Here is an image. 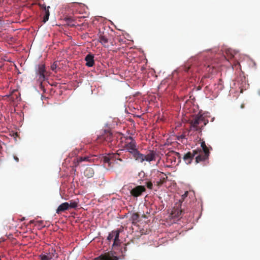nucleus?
Returning <instances> with one entry per match:
<instances>
[{"label": "nucleus", "mask_w": 260, "mask_h": 260, "mask_svg": "<svg viewBox=\"0 0 260 260\" xmlns=\"http://www.w3.org/2000/svg\"><path fill=\"white\" fill-rule=\"evenodd\" d=\"M201 147L202 148L193 150L192 152H188L184 155L183 159L186 164H190L194 156H196L197 164L205 161L209 158L210 153V149L206 146L204 141L201 142Z\"/></svg>", "instance_id": "1"}, {"label": "nucleus", "mask_w": 260, "mask_h": 260, "mask_svg": "<svg viewBox=\"0 0 260 260\" xmlns=\"http://www.w3.org/2000/svg\"><path fill=\"white\" fill-rule=\"evenodd\" d=\"M208 123V120L202 115H195L189 121L190 128L194 131L201 132L202 128Z\"/></svg>", "instance_id": "2"}, {"label": "nucleus", "mask_w": 260, "mask_h": 260, "mask_svg": "<svg viewBox=\"0 0 260 260\" xmlns=\"http://www.w3.org/2000/svg\"><path fill=\"white\" fill-rule=\"evenodd\" d=\"M125 140L124 148L128 152L133 155L135 159L140 153L137 147L136 142L131 136L127 137L125 138Z\"/></svg>", "instance_id": "3"}, {"label": "nucleus", "mask_w": 260, "mask_h": 260, "mask_svg": "<svg viewBox=\"0 0 260 260\" xmlns=\"http://www.w3.org/2000/svg\"><path fill=\"white\" fill-rule=\"evenodd\" d=\"M116 136L111 131L104 130L103 133L98 137L99 142H106L109 147H113L116 144Z\"/></svg>", "instance_id": "4"}, {"label": "nucleus", "mask_w": 260, "mask_h": 260, "mask_svg": "<svg viewBox=\"0 0 260 260\" xmlns=\"http://www.w3.org/2000/svg\"><path fill=\"white\" fill-rule=\"evenodd\" d=\"M36 76L38 82H43L47 79V72L44 63L37 65L35 68Z\"/></svg>", "instance_id": "5"}, {"label": "nucleus", "mask_w": 260, "mask_h": 260, "mask_svg": "<svg viewBox=\"0 0 260 260\" xmlns=\"http://www.w3.org/2000/svg\"><path fill=\"white\" fill-rule=\"evenodd\" d=\"M156 152L150 150L146 155L143 154L140 152L135 160L141 163L145 160L150 162L151 161L155 160L156 159Z\"/></svg>", "instance_id": "6"}, {"label": "nucleus", "mask_w": 260, "mask_h": 260, "mask_svg": "<svg viewBox=\"0 0 260 260\" xmlns=\"http://www.w3.org/2000/svg\"><path fill=\"white\" fill-rule=\"evenodd\" d=\"M146 191V188L144 186L138 185L133 188L131 191V194L134 197H138L141 196L143 192Z\"/></svg>", "instance_id": "7"}, {"label": "nucleus", "mask_w": 260, "mask_h": 260, "mask_svg": "<svg viewBox=\"0 0 260 260\" xmlns=\"http://www.w3.org/2000/svg\"><path fill=\"white\" fill-rule=\"evenodd\" d=\"M100 259L103 260H118V258L116 256L113 255L112 252L110 251L101 254Z\"/></svg>", "instance_id": "8"}, {"label": "nucleus", "mask_w": 260, "mask_h": 260, "mask_svg": "<svg viewBox=\"0 0 260 260\" xmlns=\"http://www.w3.org/2000/svg\"><path fill=\"white\" fill-rule=\"evenodd\" d=\"M99 41L105 47H108L107 44L108 43V37L107 34H105L104 32H100Z\"/></svg>", "instance_id": "9"}, {"label": "nucleus", "mask_w": 260, "mask_h": 260, "mask_svg": "<svg viewBox=\"0 0 260 260\" xmlns=\"http://www.w3.org/2000/svg\"><path fill=\"white\" fill-rule=\"evenodd\" d=\"M85 60L86 61V66L88 67H91L93 66L94 64V56L92 54H87L85 58Z\"/></svg>", "instance_id": "10"}, {"label": "nucleus", "mask_w": 260, "mask_h": 260, "mask_svg": "<svg viewBox=\"0 0 260 260\" xmlns=\"http://www.w3.org/2000/svg\"><path fill=\"white\" fill-rule=\"evenodd\" d=\"M68 203L64 202L61 204L57 208L56 210V213L58 214L61 213V212H64L66 210H68L69 206Z\"/></svg>", "instance_id": "11"}, {"label": "nucleus", "mask_w": 260, "mask_h": 260, "mask_svg": "<svg viewBox=\"0 0 260 260\" xmlns=\"http://www.w3.org/2000/svg\"><path fill=\"white\" fill-rule=\"evenodd\" d=\"M184 213V211H183L181 208L177 207L173 209L172 214L174 217L178 218L181 217V216L183 215Z\"/></svg>", "instance_id": "12"}, {"label": "nucleus", "mask_w": 260, "mask_h": 260, "mask_svg": "<svg viewBox=\"0 0 260 260\" xmlns=\"http://www.w3.org/2000/svg\"><path fill=\"white\" fill-rule=\"evenodd\" d=\"M94 170L91 167H87L84 171V176L88 178L92 177L94 175Z\"/></svg>", "instance_id": "13"}, {"label": "nucleus", "mask_w": 260, "mask_h": 260, "mask_svg": "<svg viewBox=\"0 0 260 260\" xmlns=\"http://www.w3.org/2000/svg\"><path fill=\"white\" fill-rule=\"evenodd\" d=\"M46 254L51 260L54 257H58V254L56 252V250L52 247L49 249L48 252H46Z\"/></svg>", "instance_id": "14"}, {"label": "nucleus", "mask_w": 260, "mask_h": 260, "mask_svg": "<svg viewBox=\"0 0 260 260\" xmlns=\"http://www.w3.org/2000/svg\"><path fill=\"white\" fill-rule=\"evenodd\" d=\"M113 233H114V243L113 244V246H115V245L117 246L120 243V240L119 239L120 231L119 230L113 231Z\"/></svg>", "instance_id": "15"}, {"label": "nucleus", "mask_w": 260, "mask_h": 260, "mask_svg": "<svg viewBox=\"0 0 260 260\" xmlns=\"http://www.w3.org/2000/svg\"><path fill=\"white\" fill-rule=\"evenodd\" d=\"M89 157H87V156H84V157H78L76 159V164L75 165L76 166H77L78 165H79V164L82 162V161H89Z\"/></svg>", "instance_id": "16"}, {"label": "nucleus", "mask_w": 260, "mask_h": 260, "mask_svg": "<svg viewBox=\"0 0 260 260\" xmlns=\"http://www.w3.org/2000/svg\"><path fill=\"white\" fill-rule=\"evenodd\" d=\"M50 8V7H47V10H46V11H44L45 15L43 17V21L45 23L46 21L48 20L49 17L50 15V12L49 11V9Z\"/></svg>", "instance_id": "17"}, {"label": "nucleus", "mask_w": 260, "mask_h": 260, "mask_svg": "<svg viewBox=\"0 0 260 260\" xmlns=\"http://www.w3.org/2000/svg\"><path fill=\"white\" fill-rule=\"evenodd\" d=\"M69 209L71 208H76L77 207V202L73 201H70V203H68Z\"/></svg>", "instance_id": "18"}, {"label": "nucleus", "mask_w": 260, "mask_h": 260, "mask_svg": "<svg viewBox=\"0 0 260 260\" xmlns=\"http://www.w3.org/2000/svg\"><path fill=\"white\" fill-rule=\"evenodd\" d=\"M108 156L110 157V160L112 162L113 160H115L118 159L119 154L117 153H112L109 154Z\"/></svg>", "instance_id": "19"}, {"label": "nucleus", "mask_w": 260, "mask_h": 260, "mask_svg": "<svg viewBox=\"0 0 260 260\" xmlns=\"http://www.w3.org/2000/svg\"><path fill=\"white\" fill-rule=\"evenodd\" d=\"M139 218V215L137 213H134L131 216V219L133 221V223L137 221Z\"/></svg>", "instance_id": "20"}, {"label": "nucleus", "mask_w": 260, "mask_h": 260, "mask_svg": "<svg viewBox=\"0 0 260 260\" xmlns=\"http://www.w3.org/2000/svg\"><path fill=\"white\" fill-rule=\"evenodd\" d=\"M158 177H159L160 181H161L163 183L166 181L167 178V177L163 173H160Z\"/></svg>", "instance_id": "21"}, {"label": "nucleus", "mask_w": 260, "mask_h": 260, "mask_svg": "<svg viewBox=\"0 0 260 260\" xmlns=\"http://www.w3.org/2000/svg\"><path fill=\"white\" fill-rule=\"evenodd\" d=\"M103 161L105 163H108L109 165L112 163L110 160V157L108 155L104 157Z\"/></svg>", "instance_id": "22"}, {"label": "nucleus", "mask_w": 260, "mask_h": 260, "mask_svg": "<svg viewBox=\"0 0 260 260\" xmlns=\"http://www.w3.org/2000/svg\"><path fill=\"white\" fill-rule=\"evenodd\" d=\"M40 258L41 260H51L49 256L46 254H42L40 255Z\"/></svg>", "instance_id": "23"}, {"label": "nucleus", "mask_w": 260, "mask_h": 260, "mask_svg": "<svg viewBox=\"0 0 260 260\" xmlns=\"http://www.w3.org/2000/svg\"><path fill=\"white\" fill-rule=\"evenodd\" d=\"M114 233H113V231H112L111 232L109 233V235L107 237V240L108 241H110L111 240L113 239V238L114 237Z\"/></svg>", "instance_id": "24"}, {"label": "nucleus", "mask_w": 260, "mask_h": 260, "mask_svg": "<svg viewBox=\"0 0 260 260\" xmlns=\"http://www.w3.org/2000/svg\"><path fill=\"white\" fill-rule=\"evenodd\" d=\"M146 186H147L148 188H149L150 189H152L153 184H152V183L151 181L147 182L146 183Z\"/></svg>", "instance_id": "25"}, {"label": "nucleus", "mask_w": 260, "mask_h": 260, "mask_svg": "<svg viewBox=\"0 0 260 260\" xmlns=\"http://www.w3.org/2000/svg\"><path fill=\"white\" fill-rule=\"evenodd\" d=\"M154 183L156 185L158 186H161L164 183L161 181H160V180H159L158 181H156L155 182H154Z\"/></svg>", "instance_id": "26"}, {"label": "nucleus", "mask_w": 260, "mask_h": 260, "mask_svg": "<svg viewBox=\"0 0 260 260\" xmlns=\"http://www.w3.org/2000/svg\"><path fill=\"white\" fill-rule=\"evenodd\" d=\"M40 7L43 9L44 11H46L47 10V7H46L45 4H39Z\"/></svg>", "instance_id": "27"}, {"label": "nucleus", "mask_w": 260, "mask_h": 260, "mask_svg": "<svg viewBox=\"0 0 260 260\" xmlns=\"http://www.w3.org/2000/svg\"><path fill=\"white\" fill-rule=\"evenodd\" d=\"M56 67H57V65L56 64H55V63H54L51 66V69L52 71H54L56 69Z\"/></svg>", "instance_id": "28"}, {"label": "nucleus", "mask_w": 260, "mask_h": 260, "mask_svg": "<svg viewBox=\"0 0 260 260\" xmlns=\"http://www.w3.org/2000/svg\"><path fill=\"white\" fill-rule=\"evenodd\" d=\"M171 153L173 154L174 155V156H176L180 157V154L178 152L172 151V152H171Z\"/></svg>", "instance_id": "29"}, {"label": "nucleus", "mask_w": 260, "mask_h": 260, "mask_svg": "<svg viewBox=\"0 0 260 260\" xmlns=\"http://www.w3.org/2000/svg\"><path fill=\"white\" fill-rule=\"evenodd\" d=\"M190 69L189 66H187V65H185L184 67V70L185 72H188Z\"/></svg>", "instance_id": "30"}, {"label": "nucleus", "mask_w": 260, "mask_h": 260, "mask_svg": "<svg viewBox=\"0 0 260 260\" xmlns=\"http://www.w3.org/2000/svg\"><path fill=\"white\" fill-rule=\"evenodd\" d=\"M188 191H185V193H184L182 196V199L183 200H184V198H186V197L187 196V195H188Z\"/></svg>", "instance_id": "31"}, {"label": "nucleus", "mask_w": 260, "mask_h": 260, "mask_svg": "<svg viewBox=\"0 0 260 260\" xmlns=\"http://www.w3.org/2000/svg\"><path fill=\"white\" fill-rule=\"evenodd\" d=\"M39 84H40V88H41L42 90H43V91H44V90H45V89H44V86H43V82H41H41H39Z\"/></svg>", "instance_id": "32"}, {"label": "nucleus", "mask_w": 260, "mask_h": 260, "mask_svg": "<svg viewBox=\"0 0 260 260\" xmlns=\"http://www.w3.org/2000/svg\"><path fill=\"white\" fill-rule=\"evenodd\" d=\"M13 158H14V159H15V160L16 162H18L19 161V158H18V157L17 156H16L15 155H14Z\"/></svg>", "instance_id": "33"}, {"label": "nucleus", "mask_w": 260, "mask_h": 260, "mask_svg": "<svg viewBox=\"0 0 260 260\" xmlns=\"http://www.w3.org/2000/svg\"><path fill=\"white\" fill-rule=\"evenodd\" d=\"M37 224L36 225L38 224L39 225H42V223H43V221H38L37 222Z\"/></svg>", "instance_id": "34"}, {"label": "nucleus", "mask_w": 260, "mask_h": 260, "mask_svg": "<svg viewBox=\"0 0 260 260\" xmlns=\"http://www.w3.org/2000/svg\"><path fill=\"white\" fill-rule=\"evenodd\" d=\"M94 260H103V259H100V256L95 257Z\"/></svg>", "instance_id": "35"}, {"label": "nucleus", "mask_w": 260, "mask_h": 260, "mask_svg": "<svg viewBox=\"0 0 260 260\" xmlns=\"http://www.w3.org/2000/svg\"><path fill=\"white\" fill-rule=\"evenodd\" d=\"M241 108H244V104H241Z\"/></svg>", "instance_id": "36"}, {"label": "nucleus", "mask_w": 260, "mask_h": 260, "mask_svg": "<svg viewBox=\"0 0 260 260\" xmlns=\"http://www.w3.org/2000/svg\"><path fill=\"white\" fill-rule=\"evenodd\" d=\"M34 222V220H31L30 221V223H32Z\"/></svg>", "instance_id": "37"}, {"label": "nucleus", "mask_w": 260, "mask_h": 260, "mask_svg": "<svg viewBox=\"0 0 260 260\" xmlns=\"http://www.w3.org/2000/svg\"><path fill=\"white\" fill-rule=\"evenodd\" d=\"M234 56L232 55V54H231V56H230V58H232V57H233Z\"/></svg>", "instance_id": "38"}, {"label": "nucleus", "mask_w": 260, "mask_h": 260, "mask_svg": "<svg viewBox=\"0 0 260 260\" xmlns=\"http://www.w3.org/2000/svg\"><path fill=\"white\" fill-rule=\"evenodd\" d=\"M24 219H25V218H24V217H23V218L21 219V221H23V220H24Z\"/></svg>", "instance_id": "39"}, {"label": "nucleus", "mask_w": 260, "mask_h": 260, "mask_svg": "<svg viewBox=\"0 0 260 260\" xmlns=\"http://www.w3.org/2000/svg\"><path fill=\"white\" fill-rule=\"evenodd\" d=\"M258 94L260 95V90H258Z\"/></svg>", "instance_id": "40"}]
</instances>
